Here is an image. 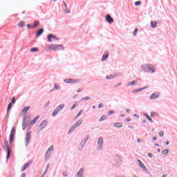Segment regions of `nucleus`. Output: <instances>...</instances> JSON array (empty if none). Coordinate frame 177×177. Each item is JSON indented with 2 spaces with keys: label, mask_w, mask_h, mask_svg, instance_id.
I'll return each mask as SVG.
<instances>
[{
  "label": "nucleus",
  "mask_w": 177,
  "mask_h": 177,
  "mask_svg": "<svg viewBox=\"0 0 177 177\" xmlns=\"http://www.w3.org/2000/svg\"><path fill=\"white\" fill-rule=\"evenodd\" d=\"M64 82H65V84H78V82H80V80L71 79V78H66V79L64 80Z\"/></svg>",
  "instance_id": "9"
},
{
  "label": "nucleus",
  "mask_w": 177,
  "mask_h": 177,
  "mask_svg": "<svg viewBox=\"0 0 177 177\" xmlns=\"http://www.w3.org/2000/svg\"><path fill=\"white\" fill-rule=\"evenodd\" d=\"M140 3H142L140 1H136V2L134 3L135 6H139V5H140Z\"/></svg>",
  "instance_id": "47"
},
{
  "label": "nucleus",
  "mask_w": 177,
  "mask_h": 177,
  "mask_svg": "<svg viewBox=\"0 0 177 177\" xmlns=\"http://www.w3.org/2000/svg\"><path fill=\"white\" fill-rule=\"evenodd\" d=\"M81 125H82V120H79L76 123H75L69 129V131H68V133H71L73 132H74L75 131V129H77V128H78V127H81Z\"/></svg>",
  "instance_id": "3"
},
{
  "label": "nucleus",
  "mask_w": 177,
  "mask_h": 177,
  "mask_svg": "<svg viewBox=\"0 0 177 177\" xmlns=\"http://www.w3.org/2000/svg\"><path fill=\"white\" fill-rule=\"evenodd\" d=\"M148 157H149V158H153V153H148Z\"/></svg>",
  "instance_id": "51"
},
{
  "label": "nucleus",
  "mask_w": 177,
  "mask_h": 177,
  "mask_svg": "<svg viewBox=\"0 0 177 177\" xmlns=\"http://www.w3.org/2000/svg\"><path fill=\"white\" fill-rule=\"evenodd\" d=\"M26 125H27V118L24 117V120L22 121V129H23V131H26Z\"/></svg>",
  "instance_id": "17"
},
{
  "label": "nucleus",
  "mask_w": 177,
  "mask_h": 177,
  "mask_svg": "<svg viewBox=\"0 0 177 177\" xmlns=\"http://www.w3.org/2000/svg\"><path fill=\"white\" fill-rule=\"evenodd\" d=\"M136 84H138V81L133 80V81H132V82H129V83L127 84V86H133V85H136Z\"/></svg>",
  "instance_id": "26"
},
{
  "label": "nucleus",
  "mask_w": 177,
  "mask_h": 177,
  "mask_svg": "<svg viewBox=\"0 0 177 177\" xmlns=\"http://www.w3.org/2000/svg\"><path fill=\"white\" fill-rule=\"evenodd\" d=\"M145 117L147 118L148 121H150V122H153V119L150 118V116L147 113H144Z\"/></svg>",
  "instance_id": "28"
},
{
  "label": "nucleus",
  "mask_w": 177,
  "mask_h": 177,
  "mask_svg": "<svg viewBox=\"0 0 177 177\" xmlns=\"http://www.w3.org/2000/svg\"><path fill=\"white\" fill-rule=\"evenodd\" d=\"M18 26H19V27H24V22L20 21V22L18 24Z\"/></svg>",
  "instance_id": "43"
},
{
  "label": "nucleus",
  "mask_w": 177,
  "mask_h": 177,
  "mask_svg": "<svg viewBox=\"0 0 177 177\" xmlns=\"http://www.w3.org/2000/svg\"><path fill=\"white\" fill-rule=\"evenodd\" d=\"M147 88H149V86L137 88L136 90H133V93H138L139 92H142V91H145V89H147Z\"/></svg>",
  "instance_id": "15"
},
{
  "label": "nucleus",
  "mask_w": 177,
  "mask_h": 177,
  "mask_svg": "<svg viewBox=\"0 0 177 177\" xmlns=\"http://www.w3.org/2000/svg\"><path fill=\"white\" fill-rule=\"evenodd\" d=\"M28 110H30V106L24 107L22 109V113L24 115L27 114V111H28Z\"/></svg>",
  "instance_id": "23"
},
{
  "label": "nucleus",
  "mask_w": 177,
  "mask_h": 177,
  "mask_svg": "<svg viewBox=\"0 0 177 177\" xmlns=\"http://www.w3.org/2000/svg\"><path fill=\"white\" fill-rule=\"evenodd\" d=\"M44 31V28H39L36 32V37H41V35H42Z\"/></svg>",
  "instance_id": "19"
},
{
  "label": "nucleus",
  "mask_w": 177,
  "mask_h": 177,
  "mask_svg": "<svg viewBox=\"0 0 177 177\" xmlns=\"http://www.w3.org/2000/svg\"><path fill=\"white\" fill-rule=\"evenodd\" d=\"M84 169L81 168L77 172V177H84Z\"/></svg>",
  "instance_id": "21"
},
{
  "label": "nucleus",
  "mask_w": 177,
  "mask_h": 177,
  "mask_svg": "<svg viewBox=\"0 0 177 177\" xmlns=\"http://www.w3.org/2000/svg\"><path fill=\"white\" fill-rule=\"evenodd\" d=\"M141 168L143 169L144 172H146V174H150V171H149V169L146 166L144 165Z\"/></svg>",
  "instance_id": "27"
},
{
  "label": "nucleus",
  "mask_w": 177,
  "mask_h": 177,
  "mask_svg": "<svg viewBox=\"0 0 177 177\" xmlns=\"http://www.w3.org/2000/svg\"><path fill=\"white\" fill-rule=\"evenodd\" d=\"M107 59H109V51H105L101 60L102 62H106Z\"/></svg>",
  "instance_id": "16"
},
{
  "label": "nucleus",
  "mask_w": 177,
  "mask_h": 177,
  "mask_svg": "<svg viewBox=\"0 0 177 177\" xmlns=\"http://www.w3.org/2000/svg\"><path fill=\"white\" fill-rule=\"evenodd\" d=\"M27 28H32V26H31L30 24H28Z\"/></svg>",
  "instance_id": "54"
},
{
  "label": "nucleus",
  "mask_w": 177,
  "mask_h": 177,
  "mask_svg": "<svg viewBox=\"0 0 177 177\" xmlns=\"http://www.w3.org/2000/svg\"><path fill=\"white\" fill-rule=\"evenodd\" d=\"M151 28H156L157 27V22L156 21H151Z\"/></svg>",
  "instance_id": "29"
},
{
  "label": "nucleus",
  "mask_w": 177,
  "mask_h": 177,
  "mask_svg": "<svg viewBox=\"0 0 177 177\" xmlns=\"http://www.w3.org/2000/svg\"><path fill=\"white\" fill-rule=\"evenodd\" d=\"M141 71H144V73H156V68L153 66L151 64H145L141 66Z\"/></svg>",
  "instance_id": "1"
},
{
  "label": "nucleus",
  "mask_w": 177,
  "mask_h": 177,
  "mask_svg": "<svg viewBox=\"0 0 177 177\" xmlns=\"http://www.w3.org/2000/svg\"><path fill=\"white\" fill-rule=\"evenodd\" d=\"M168 153H169V150H168V149H166L162 151V154H163L164 156H167V154H168Z\"/></svg>",
  "instance_id": "31"
},
{
  "label": "nucleus",
  "mask_w": 177,
  "mask_h": 177,
  "mask_svg": "<svg viewBox=\"0 0 177 177\" xmlns=\"http://www.w3.org/2000/svg\"><path fill=\"white\" fill-rule=\"evenodd\" d=\"M152 140H153V141L157 140V137H153Z\"/></svg>",
  "instance_id": "63"
},
{
  "label": "nucleus",
  "mask_w": 177,
  "mask_h": 177,
  "mask_svg": "<svg viewBox=\"0 0 177 177\" xmlns=\"http://www.w3.org/2000/svg\"><path fill=\"white\" fill-rule=\"evenodd\" d=\"M21 177H26V173H23L21 176Z\"/></svg>",
  "instance_id": "64"
},
{
  "label": "nucleus",
  "mask_w": 177,
  "mask_h": 177,
  "mask_svg": "<svg viewBox=\"0 0 177 177\" xmlns=\"http://www.w3.org/2000/svg\"><path fill=\"white\" fill-rule=\"evenodd\" d=\"M30 165H31V161L28 162L25 165H24L21 168V172H24V171H26V169H27V168H28Z\"/></svg>",
  "instance_id": "14"
},
{
  "label": "nucleus",
  "mask_w": 177,
  "mask_h": 177,
  "mask_svg": "<svg viewBox=\"0 0 177 177\" xmlns=\"http://www.w3.org/2000/svg\"><path fill=\"white\" fill-rule=\"evenodd\" d=\"M64 104H62L60 105H59L52 113V116L53 117H56V115H57V114H59V111H62V110H63V109H64Z\"/></svg>",
  "instance_id": "6"
},
{
  "label": "nucleus",
  "mask_w": 177,
  "mask_h": 177,
  "mask_svg": "<svg viewBox=\"0 0 177 177\" xmlns=\"http://www.w3.org/2000/svg\"><path fill=\"white\" fill-rule=\"evenodd\" d=\"M39 25V21H35L32 28H37V27H38Z\"/></svg>",
  "instance_id": "30"
},
{
  "label": "nucleus",
  "mask_w": 177,
  "mask_h": 177,
  "mask_svg": "<svg viewBox=\"0 0 177 177\" xmlns=\"http://www.w3.org/2000/svg\"><path fill=\"white\" fill-rule=\"evenodd\" d=\"M116 75H110V76L107 75V76L106 77V80H112V78H115Z\"/></svg>",
  "instance_id": "34"
},
{
  "label": "nucleus",
  "mask_w": 177,
  "mask_h": 177,
  "mask_svg": "<svg viewBox=\"0 0 177 177\" xmlns=\"http://www.w3.org/2000/svg\"><path fill=\"white\" fill-rule=\"evenodd\" d=\"M89 140V136H86L84 138V140L83 142L84 144H83V146H85V143H86V142H88V140Z\"/></svg>",
  "instance_id": "32"
},
{
  "label": "nucleus",
  "mask_w": 177,
  "mask_h": 177,
  "mask_svg": "<svg viewBox=\"0 0 177 177\" xmlns=\"http://www.w3.org/2000/svg\"><path fill=\"white\" fill-rule=\"evenodd\" d=\"M42 129H44L41 126H39L38 129H37V133H39V132H41V131H42Z\"/></svg>",
  "instance_id": "45"
},
{
  "label": "nucleus",
  "mask_w": 177,
  "mask_h": 177,
  "mask_svg": "<svg viewBox=\"0 0 177 177\" xmlns=\"http://www.w3.org/2000/svg\"><path fill=\"white\" fill-rule=\"evenodd\" d=\"M158 96H160V93L154 92L153 93H152L151 95V96L149 97V99H150V100H154V99H157V97H158Z\"/></svg>",
  "instance_id": "13"
},
{
  "label": "nucleus",
  "mask_w": 177,
  "mask_h": 177,
  "mask_svg": "<svg viewBox=\"0 0 177 177\" xmlns=\"http://www.w3.org/2000/svg\"><path fill=\"white\" fill-rule=\"evenodd\" d=\"M38 50H39V49L37 47H34L30 49V52L32 53L38 52Z\"/></svg>",
  "instance_id": "33"
},
{
  "label": "nucleus",
  "mask_w": 177,
  "mask_h": 177,
  "mask_svg": "<svg viewBox=\"0 0 177 177\" xmlns=\"http://www.w3.org/2000/svg\"><path fill=\"white\" fill-rule=\"evenodd\" d=\"M82 149H84V145H81V146H80L79 147H78V150H82Z\"/></svg>",
  "instance_id": "52"
},
{
  "label": "nucleus",
  "mask_w": 177,
  "mask_h": 177,
  "mask_svg": "<svg viewBox=\"0 0 177 177\" xmlns=\"http://www.w3.org/2000/svg\"><path fill=\"white\" fill-rule=\"evenodd\" d=\"M49 49L52 50H64V47L62 44H52L49 46Z\"/></svg>",
  "instance_id": "4"
},
{
  "label": "nucleus",
  "mask_w": 177,
  "mask_h": 177,
  "mask_svg": "<svg viewBox=\"0 0 177 177\" xmlns=\"http://www.w3.org/2000/svg\"><path fill=\"white\" fill-rule=\"evenodd\" d=\"M81 100H82H82H91V97L86 96V97H83Z\"/></svg>",
  "instance_id": "44"
},
{
  "label": "nucleus",
  "mask_w": 177,
  "mask_h": 177,
  "mask_svg": "<svg viewBox=\"0 0 177 177\" xmlns=\"http://www.w3.org/2000/svg\"><path fill=\"white\" fill-rule=\"evenodd\" d=\"M49 104H50V101H48L47 102H46L45 107H48V106H49Z\"/></svg>",
  "instance_id": "50"
},
{
  "label": "nucleus",
  "mask_w": 177,
  "mask_h": 177,
  "mask_svg": "<svg viewBox=\"0 0 177 177\" xmlns=\"http://www.w3.org/2000/svg\"><path fill=\"white\" fill-rule=\"evenodd\" d=\"M4 146L6 147L5 151L7 153L6 160H9V158H10V156H12V149L9 147V144L6 140H4Z\"/></svg>",
  "instance_id": "2"
},
{
  "label": "nucleus",
  "mask_w": 177,
  "mask_h": 177,
  "mask_svg": "<svg viewBox=\"0 0 177 177\" xmlns=\"http://www.w3.org/2000/svg\"><path fill=\"white\" fill-rule=\"evenodd\" d=\"M52 39H55L56 41H59V39H60L59 37H57L56 35H53V34H49L47 36V39L48 41V42H52Z\"/></svg>",
  "instance_id": "10"
},
{
  "label": "nucleus",
  "mask_w": 177,
  "mask_h": 177,
  "mask_svg": "<svg viewBox=\"0 0 177 177\" xmlns=\"http://www.w3.org/2000/svg\"><path fill=\"white\" fill-rule=\"evenodd\" d=\"M108 114H109V115H111V114H114V111H113V110L109 111L108 112Z\"/></svg>",
  "instance_id": "49"
},
{
  "label": "nucleus",
  "mask_w": 177,
  "mask_h": 177,
  "mask_svg": "<svg viewBox=\"0 0 177 177\" xmlns=\"http://www.w3.org/2000/svg\"><path fill=\"white\" fill-rule=\"evenodd\" d=\"M126 112L128 113H131V109H126Z\"/></svg>",
  "instance_id": "61"
},
{
  "label": "nucleus",
  "mask_w": 177,
  "mask_h": 177,
  "mask_svg": "<svg viewBox=\"0 0 177 177\" xmlns=\"http://www.w3.org/2000/svg\"><path fill=\"white\" fill-rule=\"evenodd\" d=\"M10 110H12V103H9L7 107V111L8 113H9V111H10Z\"/></svg>",
  "instance_id": "36"
},
{
  "label": "nucleus",
  "mask_w": 177,
  "mask_h": 177,
  "mask_svg": "<svg viewBox=\"0 0 177 177\" xmlns=\"http://www.w3.org/2000/svg\"><path fill=\"white\" fill-rule=\"evenodd\" d=\"M156 115H158V113H157V112H151V117H154Z\"/></svg>",
  "instance_id": "42"
},
{
  "label": "nucleus",
  "mask_w": 177,
  "mask_h": 177,
  "mask_svg": "<svg viewBox=\"0 0 177 177\" xmlns=\"http://www.w3.org/2000/svg\"><path fill=\"white\" fill-rule=\"evenodd\" d=\"M53 89H55V91H59V89H62V87H60V85L59 84L55 83Z\"/></svg>",
  "instance_id": "24"
},
{
  "label": "nucleus",
  "mask_w": 177,
  "mask_h": 177,
  "mask_svg": "<svg viewBox=\"0 0 177 177\" xmlns=\"http://www.w3.org/2000/svg\"><path fill=\"white\" fill-rule=\"evenodd\" d=\"M137 142H138V143H142V140H140V138H138L137 140Z\"/></svg>",
  "instance_id": "58"
},
{
  "label": "nucleus",
  "mask_w": 177,
  "mask_h": 177,
  "mask_svg": "<svg viewBox=\"0 0 177 177\" xmlns=\"http://www.w3.org/2000/svg\"><path fill=\"white\" fill-rule=\"evenodd\" d=\"M133 117H136V118H139V115H138L137 114H133Z\"/></svg>",
  "instance_id": "59"
},
{
  "label": "nucleus",
  "mask_w": 177,
  "mask_h": 177,
  "mask_svg": "<svg viewBox=\"0 0 177 177\" xmlns=\"http://www.w3.org/2000/svg\"><path fill=\"white\" fill-rule=\"evenodd\" d=\"M62 174H63V176H68V174H67V172H63L62 173Z\"/></svg>",
  "instance_id": "53"
},
{
  "label": "nucleus",
  "mask_w": 177,
  "mask_h": 177,
  "mask_svg": "<svg viewBox=\"0 0 177 177\" xmlns=\"http://www.w3.org/2000/svg\"><path fill=\"white\" fill-rule=\"evenodd\" d=\"M105 19L109 24H113V23H114V19H113V17H111V15H110L109 14H107L106 15Z\"/></svg>",
  "instance_id": "11"
},
{
  "label": "nucleus",
  "mask_w": 177,
  "mask_h": 177,
  "mask_svg": "<svg viewBox=\"0 0 177 177\" xmlns=\"http://www.w3.org/2000/svg\"><path fill=\"white\" fill-rule=\"evenodd\" d=\"M115 160L117 165H121V162H122V161L121 160V157H120V156L116 155L115 156Z\"/></svg>",
  "instance_id": "20"
},
{
  "label": "nucleus",
  "mask_w": 177,
  "mask_h": 177,
  "mask_svg": "<svg viewBox=\"0 0 177 177\" xmlns=\"http://www.w3.org/2000/svg\"><path fill=\"white\" fill-rule=\"evenodd\" d=\"M139 30V29H138V28H136L135 30H134V31H133V35L134 36V37H136V35H138V31Z\"/></svg>",
  "instance_id": "39"
},
{
  "label": "nucleus",
  "mask_w": 177,
  "mask_h": 177,
  "mask_svg": "<svg viewBox=\"0 0 177 177\" xmlns=\"http://www.w3.org/2000/svg\"><path fill=\"white\" fill-rule=\"evenodd\" d=\"M51 151H53V146H50L48 150L46 151L45 153V157H48L49 158V156H50L52 153Z\"/></svg>",
  "instance_id": "12"
},
{
  "label": "nucleus",
  "mask_w": 177,
  "mask_h": 177,
  "mask_svg": "<svg viewBox=\"0 0 177 177\" xmlns=\"http://www.w3.org/2000/svg\"><path fill=\"white\" fill-rule=\"evenodd\" d=\"M39 118V115H37L32 121H30L31 125H34V124H35V122H37V121H38Z\"/></svg>",
  "instance_id": "25"
},
{
  "label": "nucleus",
  "mask_w": 177,
  "mask_h": 177,
  "mask_svg": "<svg viewBox=\"0 0 177 177\" xmlns=\"http://www.w3.org/2000/svg\"><path fill=\"white\" fill-rule=\"evenodd\" d=\"M104 120H106V115H103L102 116L100 117V118L99 119V121L102 122Z\"/></svg>",
  "instance_id": "37"
},
{
  "label": "nucleus",
  "mask_w": 177,
  "mask_h": 177,
  "mask_svg": "<svg viewBox=\"0 0 177 177\" xmlns=\"http://www.w3.org/2000/svg\"><path fill=\"white\" fill-rule=\"evenodd\" d=\"M11 104H15V103H16V97H13L12 99H11Z\"/></svg>",
  "instance_id": "41"
},
{
  "label": "nucleus",
  "mask_w": 177,
  "mask_h": 177,
  "mask_svg": "<svg viewBox=\"0 0 177 177\" xmlns=\"http://www.w3.org/2000/svg\"><path fill=\"white\" fill-rule=\"evenodd\" d=\"M48 125V120H44L39 126H40L43 129L44 128H46V127Z\"/></svg>",
  "instance_id": "18"
},
{
  "label": "nucleus",
  "mask_w": 177,
  "mask_h": 177,
  "mask_svg": "<svg viewBox=\"0 0 177 177\" xmlns=\"http://www.w3.org/2000/svg\"><path fill=\"white\" fill-rule=\"evenodd\" d=\"M125 121H126L127 122H131V118H126Z\"/></svg>",
  "instance_id": "55"
},
{
  "label": "nucleus",
  "mask_w": 177,
  "mask_h": 177,
  "mask_svg": "<svg viewBox=\"0 0 177 177\" xmlns=\"http://www.w3.org/2000/svg\"><path fill=\"white\" fill-rule=\"evenodd\" d=\"M78 106V103L75 102L71 107V110H74V109H75V107H77Z\"/></svg>",
  "instance_id": "38"
},
{
  "label": "nucleus",
  "mask_w": 177,
  "mask_h": 177,
  "mask_svg": "<svg viewBox=\"0 0 177 177\" xmlns=\"http://www.w3.org/2000/svg\"><path fill=\"white\" fill-rule=\"evenodd\" d=\"M113 127H115V128H122L124 125L121 122H116L113 124Z\"/></svg>",
  "instance_id": "22"
},
{
  "label": "nucleus",
  "mask_w": 177,
  "mask_h": 177,
  "mask_svg": "<svg viewBox=\"0 0 177 177\" xmlns=\"http://www.w3.org/2000/svg\"><path fill=\"white\" fill-rule=\"evenodd\" d=\"M48 169H49V163L47 165V166L46 167V171H48Z\"/></svg>",
  "instance_id": "62"
},
{
  "label": "nucleus",
  "mask_w": 177,
  "mask_h": 177,
  "mask_svg": "<svg viewBox=\"0 0 177 177\" xmlns=\"http://www.w3.org/2000/svg\"><path fill=\"white\" fill-rule=\"evenodd\" d=\"M9 115H10V113L7 111V114L6 115V118L8 119L9 118Z\"/></svg>",
  "instance_id": "56"
},
{
  "label": "nucleus",
  "mask_w": 177,
  "mask_h": 177,
  "mask_svg": "<svg viewBox=\"0 0 177 177\" xmlns=\"http://www.w3.org/2000/svg\"><path fill=\"white\" fill-rule=\"evenodd\" d=\"M159 136L160 138H162V136H164V132L162 131L159 132Z\"/></svg>",
  "instance_id": "46"
},
{
  "label": "nucleus",
  "mask_w": 177,
  "mask_h": 177,
  "mask_svg": "<svg viewBox=\"0 0 177 177\" xmlns=\"http://www.w3.org/2000/svg\"><path fill=\"white\" fill-rule=\"evenodd\" d=\"M30 140H31V131H28L25 137V146L27 147L30 145Z\"/></svg>",
  "instance_id": "7"
},
{
  "label": "nucleus",
  "mask_w": 177,
  "mask_h": 177,
  "mask_svg": "<svg viewBox=\"0 0 177 177\" xmlns=\"http://www.w3.org/2000/svg\"><path fill=\"white\" fill-rule=\"evenodd\" d=\"M83 113H84V110H80L78 114L75 116V120H76V118H78L80 115H81Z\"/></svg>",
  "instance_id": "35"
},
{
  "label": "nucleus",
  "mask_w": 177,
  "mask_h": 177,
  "mask_svg": "<svg viewBox=\"0 0 177 177\" xmlns=\"http://www.w3.org/2000/svg\"><path fill=\"white\" fill-rule=\"evenodd\" d=\"M128 128H129V129H133L135 127L133 126H129Z\"/></svg>",
  "instance_id": "60"
},
{
  "label": "nucleus",
  "mask_w": 177,
  "mask_h": 177,
  "mask_svg": "<svg viewBox=\"0 0 177 177\" xmlns=\"http://www.w3.org/2000/svg\"><path fill=\"white\" fill-rule=\"evenodd\" d=\"M103 143H104L103 138L99 137L97 139V151L102 150V149H103Z\"/></svg>",
  "instance_id": "8"
},
{
  "label": "nucleus",
  "mask_w": 177,
  "mask_h": 177,
  "mask_svg": "<svg viewBox=\"0 0 177 177\" xmlns=\"http://www.w3.org/2000/svg\"><path fill=\"white\" fill-rule=\"evenodd\" d=\"M137 161L140 168H142V167L145 165V164H143V162H142L140 160H137Z\"/></svg>",
  "instance_id": "40"
},
{
  "label": "nucleus",
  "mask_w": 177,
  "mask_h": 177,
  "mask_svg": "<svg viewBox=\"0 0 177 177\" xmlns=\"http://www.w3.org/2000/svg\"><path fill=\"white\" fill-rule=\"evenodd\" d=\"M103 106H104V104L103 103H100L98 104V109H102L103 107Z\"/></svg>",
  "instance_id": "48"
},
{
  "label": "nucleus",
  "mask_w": 177,
  "mask_h": 177,
  "mask_svg": "<svg viewBox=\"0 0 177 177\" xmlns=\"http://www.w3.org/2000/svg\"><path fill=\"white\" fill-rule=\"evenodd\" d=\"M121 85H122V83H118L115 87L117 88V86H121Z\"/></svg>",
  "instance_id": "57"
},
{
  "label": "nucleus",
  "mask_w": 177,
  "mask_h": 177,
  "mask_svg": "<svg viewBox=\"0 0 177 177\" xmlns=\"http://www.w3.org/2000/svg\"><path fill=\"white\" fill-rule=\"evenodd\" d=\"M15 135H16V127H13L11 129V131H10V136H9V142H10V145H12V143H13V142L15 140Z\"/></svg>",
  "instance_id": "5"
}]
</instances>
